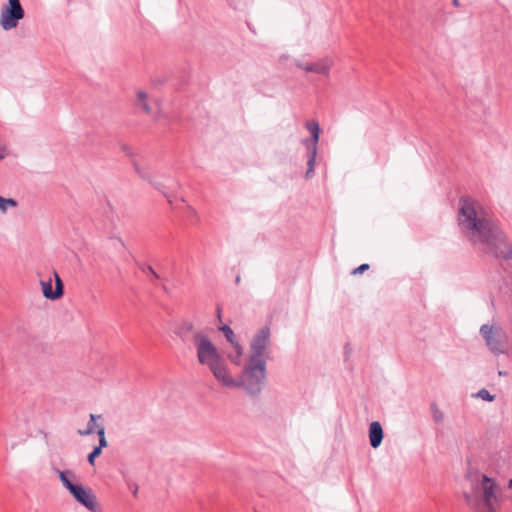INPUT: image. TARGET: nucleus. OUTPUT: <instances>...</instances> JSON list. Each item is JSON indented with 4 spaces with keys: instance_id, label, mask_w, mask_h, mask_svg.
<instances>
[{
    "instance_id": "1",
    "label": "nucleus",
    "mask_w": 512,
    "mask_h": 512,
    "mask_svg": "<svg viewBox=\"0 0 512 512\" xmlns=\"http://www.w3.org/2000/svg\"><path fill=\"white\" fill-rule=\"evenodd\" d=\"M458 224L464 235L483 253L499 260H512V242L478 202L460 198Z\"/></svg>"
},
{
    "instance_id": "2",
    "label": "nucleus",
    "mask_w": 512,
    "mask_h": 512,
    "mask_svg": "<svg viewBox=\"0 0 512 512\" xmlns=\"http://www.w3.org/2000/svg\"><path fill=\"white\" fill-rule=\"evenodd\" d=\"M266 379V361L256 362L249 360L236 379V388H243L250 396H258Z\"/></svg>"
},
{
    "instance_id": "3",
    "label": "nucleus",
    "mask_w": 512,
    "mask_h": 512,
    "mask_svg": "<svg viewBox=\"0 0 512 512\" xmlns=\"http://www.w3.org/2000/svg\"><path fill=\"white\" fill-rule=\"evenodd\" d=\"M192 340L196 348L198 362L201 365L209 368L211 365L223 359L217 347L205 333L201 331L195 332Z\"/></svg>"
},
{
    "instance_id": "4",
    "label": "nucleus",
    "mask_w": 512,
    "mask_h": 512,
    "mask_svg": "<svg viewBox=\"0 0 512 512\" xmlns=\"http://www.w3.org/2000/svg\"><path fill=\"white\" fill-rule=\"evenodd\" d=\"M305 128L310 132V138H304L301 143L307 150V171L305 173L306 179H309L314 174L315 162L317 156V147L320 137V126L318 121L309 120L305 123Z\"/></svg>"
},
{
    "instance_id": "5",
    "label": "nucleus",
    "mask_w": 512,
    "mask_h": 512,
    "mask_svg": "<svg viewBox=\"0 0 512 512\" xmlns=\"http://www.w3.org/2000/svg\"><path fill=\"white\" fill-rule=\"evenodd\" d=\"M271 343V332L268 326L261 327L253 336L250 343L249 360L266 361V351Z\"/></svg>"
},
{
    "instance_id": "6",
    "label": "nucleus",
    "mask_w": 512,
    "mask_h": 512,
    "mask_svg": "<svg viewBox=\"0 0 512 512\" xmlns=\"http://www.w3.org/2000/svg\"><path fill=\"white\" fill-rule=\"evenodd\" d=\"M25 16V11L20 0H8V3L1 9L0 25L5 31L12 30Z\"/></svg>"
},
{
    "instance_id": "7",
    "label": "nucleus",
    "mask_w": 512,
    "mask_h": 512,
    "mask_svg": "<svg viewBox=\"0 0 512 512\" xmlns=\"http://www.w3.org/2000/svg\"><path fill=\"white\" fill-rule=\"evenodd\" d=\"M481 488L483 493L480 498L482 510H479V512H495L494 503L497 501L494 492L495 484L486 475H482Z\"/></svg>"
},
{
    "instance_id": "8",
    "label": "nucleus",
    "mask_w": 512,
    "mask_h": 512,
    "mask_svg": "<svg viewBox=\"0 0 512 512\" xmlns=\"http://www.w3.org/2000/svg\"><path fill=\"white\" fill-rule=\"evenodd\" d=\"M69 492L78 503L86 507L89 511L96 512V498L91 493L90 489H86L82 484H75Z\"/></svg>"
},
{
    "instance_id": "9",
    "label": "nucleus",
    "mask_w": 512,
    "mask_h": 512,
    "mask_svg": "<svg viewBox=\"0 0 512 512\" xmlns=\"http://www.w3.org/2000/svg\"><path fill=\"white\" fill-rule=\"evenodd\" d=\"M53 275L55 278V289H52L51 278H49L48 280L40 281L43 296L49 300L60 299L64 294V283L62 279L60 278L59 274L56 271L53 272Z\"/></svg>"
},
{
    "instance_id": "10",
    "label": "nucleus",
    "mask_w": 512,
    "mask_h": 512,
    "mask_svg": "<svg viewBox=\"0 0 512 512\" xmlns=\"http://www.w3.org/2000/svg\"><path fill=\"white\" fill-rule=\"evenodd\" d=\"M209 370L212 372L213 376L225 387L228 388H236L237 383L236 379H234L228 372V368L225 364L224 359L218 361L217 363L211 365Z\"/></svg>"
},
{
    "instance_id": "11",
    "label": "nucleus",
    "mask_w": 512,
    "mask_h": 512,
    "mask_svg": "<svg viewBox=\"0 0 512 512\" xmlns=\"http://www.w3.org/2000/svg\"><path fill=\"white\" fill-rule=\"evenodd\" d=\"M480 333L485 339L486 345L494 354L504 353L503 343L496 337L498 332L494 331L493 326H489L488 324L482 325Z\"/></svg>"
},
{
    "instance_id": "12",
    "label": "nucleus",
    "mask_w": 512,
    "mask_h": 512,
    "mask_svg": "<svg viewBox=\"0 0 512 512\" xmlns=\"http://www.w3.org/2000/svg\"><path fill=\"white\" fill-rule=\"evenodd\" d=\"M333 61L331 58H322L313 63L296 62V66L305 70L306 72H313L320 75H328Z\"/></svg>"
},
{
    "instance_id": "13",
    "label": "nucleus",
    "mask_w": 512,
    "mask_h": 512,
    "mask_svg": "<svg viewBox=\"0 0 512 512\" xmlns=\"http://www.w3.org/2000/svg\"><path fill=\"white\" fill-rule=\"evenodd\" d=\"M384 433L381 424L374 421L369 426V441L373 448H378L383 441Z\"/></svg>"
},
{
    "instance_id": "14",
    "label": "nucleus",
    "mask_w": 512,
    "mask_h": 512,
    "mask_svg": "<svg viewBox=\"0 0 512 512\" xmlns=\"http://www.w3.org/2000/svg\"><path fill=\"white\" fill-rule=\"evenodd\" d=\"M195 332L196 331H194L193 322L189 320H184L178 325L175 333L177 336L181 338L183 342H186L188 340L189 334H194Z\"/></svg>"
},
{
    "instance_id": "15",
    "label": "nucleus",
    "mask_w": 512,
    "mask_h": 512,
    "mask_svg": "<svg viewBox=\"0 0 512 512\" xmlns=\"http://www.w3.org/2000/svg\"><path fill=\"white\" fill-rule=\"evenodd\" d=\"M56 472L58 473L59 475V479L61 481V483L63 484V486L69 491L70 489H72V487L75 485V483H72L71 480H70V477L71 478H74L75 477V474L73 471L71 470H64V471H61V470H58L56 469Z\"/></svg>"
},
{
    "instance_id": "16",
    "label": "nucleus",
    "mask_w": 512,
    "mask_h": 512,
    "mask_svg": "<svg viewBox=\"0 0 512 512\" xmlns=\"http://www.w3.org/2000/svg\"><path fill=\"white\" fill-rule=\"evenodd\" d=\"M97 418H101V415L90 414V420L87 423V428L85 430H78V434L86 436L96 432L100 426L96 424Z\"/></svg>"
},
{
    "instance_id": "17",
    "label": "nucleus",
    "mask_w": 512,
    "mask_h": 512,
    "mask_svg": "<svg viewBox=\"0 0 512 512\" xmlns=\"http://www.w3.org/2000/svg\"><path fill=\"white\" fill-rule=\"evenodd\" d=\"M235 350L234 353L228 355L230 361L236 365L240 366L242 364V356H243V347L239 344H235L232 346Z\"/></svg>"
},
{
    "instance_id": "18",
    "label": "nucleus",
    "mask_w": 512,
    "mask_h": 512,
    "mask_svg": "<svg viewBox=\"0 0 512 512\" xmlns=\"http://www.w3.org/2000/svg\"><path fill=\"white\" fill-rule=\"evenodd\" d=\"M464 498H465L466 504L469 507H471L472 509H474L476 512H479V510H482L481 505H480L481 499L479 496L472 495L469 493H464Z\"/></svg>"
},
{
    "instance_id": "19",
    "label": "nucleus",
    "mask_w": 512,
    "mask_h": 512,
    "mask_svg": "<svg viewBox=\"0 0 512 512\" xmlns=\"http://www.w3.org/2000/svg\"><path fill=\"white\" fill-rule=\"evenodd\" d=\"M221 332H223L226 340L233 346L235 344H239V342L236 340V335L233 332V330L228 325H223L219 328Z\"/></svg>"
},
{
    "instance_id": "20",
    "label": "nucleus",
    "mask_w": 512,
    "mask_h": 512,
    "mask_svg": "<svg viewBox=\"0 0 512 512\" xmlns=\"http://www.w3.org/2000/svg\"><path fill=\"white\" fill-rule=\"evenodd\" d=\"M18 202L13 198H2L0 201V211L6 213L8 207H16Z\"/></svg>"
},
{
    "instance_id": "21",
    "label": "nucleus",
    "mask_w": 512,
    "mask_h": 512,
    "mask_svg": "<svg viewBox=\"0 0 512 512\" xmlns=\"http://www.w3.org/2000/svg\"><path fill=\"white\" fill-rule=\"evenodd\" d=\"M134 168H135V171L137 172V174H138L141 178H143V179H145V180L149 181V182H150V183H151V184H152L156 189H160V188L158 187V185H157L155 182H153V181L151 180L150 174H149L147 171H145V170L141 169V168H140V166H139L137 163H134Z\"/></svg>"
},
{
    "instance_id": "22",
    "label": "nucleus",
    "mask_w": 512,
    "mask_h": 512,
    "mask_svg": "<svg viewBox=\"0 0 512 512\" xmlns=\"http://www.w3.org/2000/svg\"><path fill=\"white\" fill-rule=\"evenodd\" d=\"M96 433L99 436V445L97 447H100V450L102 451V448L107 446V441L105 438V428L104 426H99Z\"/></svg>"
},
{
    "instance_id": "23",
    "label": "nucleus",
    "mask_w": 512,
    "mask_h": 512,
    "mask_svg": "<svg viewBox=\"0 0 512 512\" xmlns=\"http://www.w3.org/2000/svg\"><path fill=\"white\" fill-rule=\"evenodd\" d=\"M141 270L144 272V273H149L151 275V279L150 281L152 283H154L155 280L157 279H160V276L155 272V270L153 269L152 266L150 265H143L141 267Z\"/></svg>"
},
{
    "instance_id": "24",
    "label": "nucleus",
    "mask_w": 512,
    "mask_h": 512,
    "mask_svg": "<svg viewBox=\"0 0 512 512\" xmlns=\"http://www.w3.org/2000/svg\"><path fill=\"white\" fill-rule=\"evenodd\" d=\"M476 396L488 402H491L495 399V396L490 394V392L485 388L479 390Z\"/></svg>"
},
{
    "instance_id": "25",
    "label": "nucleus",
    "mask_w": 512,
    "mask_h": 512,
    "mask_svg": "<svg viewBox=\"0 0 512 512\" xmlns=\"http://www.w3.org/2000/svg\"><path fill=\"white\" fill-rule=\"evenodd\" d=\"M432 416L436 423H440L444 419L443 413L438 409L435 404H432Z\"/></svg>"
},
{
    "instance_id": "26",
    "label": "nucleus",
    "mask_w": 512,
    "mask_h": 512,
    "mask_svg": "<svg viewBox=\"0 0 512 512\" xmlns=\"http://www.w3.org/2000/svg\"><path fill=\"white\" fill-rule=\"evenodd\" d=\"M101 452L102 451L100 450V447H94L92 452H90L88 455V462L91 465H94L95 458L98 457L101 454Z\"/></svg>"
},
{
    "instance_id": "27",
    "label": "nucleus",
    "mask_w": 512,
    "mask_h": 512,
    "mask_svg": "<svg viewBox=\"0 0 512 512\" xmlns=\"http://www.w3.org/2000/svg\"><path fill=\"white\" fill-rule=\"evenodd\" d=\"M368 269H369V265L368 264H361L360 266H358L357 268H355L352 271V274H354V275L362 274L363 272H365Z\"/></svg>"
},
{
    "instance_id": "28",
    "label": "nucleus",
    "mask_w": 512,
    "mask_h": 512,
    "mask_svg": "<svg viewBox=\"0 0 512 512\" xmlns=\"http://www.w3.org/2000/svg\"><path fill=\"white\" fill-rule=\"evenodd\" d=\"M137 98H138V102H139V103L145 102V101H146V99H147V94H146V92H144V91H139V92L137 93Z\"/></svg>"
},
{
    "instance_id": "29",
    "label": "nucleus",
    "mask_w": 512,
    "mask_h": 512,
    "mask_svg": "<svg viewBox=\"0 0 512 512\" xmlns=\"http://www.w3.org/2000/svg\"><path fill=\"white\" fill-rule=\"evenodd\" d=\"M139 105L141 106L145 113L149 114L151 112V108L146 101L139 103Z\"/></svg>"
},
{
    "instance_id": "30",
    "label": "nucleus",
    "mask_w": 512,
    "mask_h": 512,
    "mask_svg": "<svg viewBox=\"0 0 512 512\" xmlns=\"http://www.w3.org/2000/svg\"><path fill=\"white\" fill-rule=\"evenodd\" d=\"M6 157V149L4 146L0 144V160L4 159Z\"/></svg>"
},
{
    "instance_id": "31",
    "label": "nucleus",
    "mask_w": 512,
    "mask_h": 512,
    "mask_svg": "<svg viewBox=\"0 0 512 512\" xmlns=\"http://www.w3.org/2000/svg\"><path fill=\"white\" fill-rule=\"evenodd\" d=\"M217 316L221 320V308H220V306L217 307Z\"/></svg>"
},
{
    "instance_id": "32",
    "label": "nucleus",
    "mask_w": 512,
    "mask_h": 512,
    "mask_svg": "<svg viewBox=\"0 0 512 512\" xmlns=\"http://www.w3.org/2000/svg\"><path fill=\"white\" fill-rule=\"evenodd\" d=\"M122 149H123L124 152L129 153V147L128 146L123 145Z\"/></svg>"
},
{
    "instance_id": "33",
    "label": "nucleus",
    "mask_w": 512,
    "mask_h": 512,
    "mask_svg": "<svg viewBox=\"0 0 512 512\" xmlns=\"http://www.w3.org/2000/svg\"><path fill=\"white\" fill-rule=\"evenodd\" d=\"M240 281H241V277H240V275L236 276V278H235V283H236V284H239V283H240Z\"/></svg>"
},
{
    "instance_id": "34",
    "label": "nucleus",
    "mask_w": 512,
    "mask_h": 512,
    "mask_svg": "<svg viewBox=\"0 0 512 512\" xmlns=\"http://www.w3.org/2000/svg\"><path fill=\"white\" fill-rule=\"evenodd\" d=\"M508 487H509L510 489H512V478H511V479L509 480V482H508Z\"/></svg>"
},
{
    "instance_id": "35",
    "label": "nucleus",
    "mask_w": 512,
    "mask_h": 512,
    "mask_svg": "<svg viewBox=\"0 0 512 512\" xmlns=\"http://www.w3.org/2000/svg\"><path fill=\"white\" fill-rule=\"evenodd\" d=\"M138 492V487L136 486L135 489H133V494L136 496Z\"/></svg>"
},
{
    "instance_id": "36",
    "label": "nucleus",
    "mask_w": 512,
    "mask_h": 512,
    "mask_svg": "<svg viewBox=\"0 0 512 512\" xmlns=\"http://www.w3.org/2000/svg\"><path fill=\"white\" fill-rule=\"evenodd\" d=\"M158 185L159 188H161L160 184L156 183ZM159 191H161L162 194H165V191L162 190V189H158Z\"/></svg>"
},
{
    "instance_id": "37",
    "label": "nucleus",
    "mask_w": 512,
    "mask_h": 512,
    "mask_svg": "<svg viewBox=\"0 0 512 512\" xmlns=\"http://www.w3.org/2000/svg\"><path fill=\"white\" fill-rule=\"evenodd\" d=\"M158 185L159 188H161L160 184L156 183ZM159 191H161L162 194H165V191L162 190V189H158Z\"/></svg>"
},
{
    "instance_id": "38",
    "label": "nucleus",
    "mask_w": 512,
    "mask_h": 512,
    "mask_svg": "<svg viewBox=\"0 0 512 512\" xmlns=\"http://www.w3.org/2000/svg\"><path fill=\"white\" fill-rule=\"evenodd\" d=\"M458 1H459V0H453V4H454L455 6H458V5H459V2H458Z\"/></svg>"
},
{
    "instance_id": "39",
    "label": "nucleus",
    "mask_w": 512,
    "mask_h": 512,
    "mask_svg": "<svg viewBox=\"0 0 512 512\" xmlns=\"http://www.w3.org/2000/svg\"><path fill=\"white\" fill-rule=\"evenodd\" d=\"M162 288H163V290H164L165 292H168V289H167V287H166L165 285H163V287H162Z\"/></svg>"
}]
</instances>
